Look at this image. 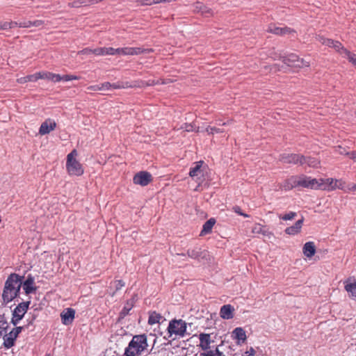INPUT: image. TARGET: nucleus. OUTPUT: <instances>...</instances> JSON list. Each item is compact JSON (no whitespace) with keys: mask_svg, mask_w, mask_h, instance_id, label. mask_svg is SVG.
I'll list each match as a JSON object with an SVG mask.
<instances>
[{"mask_svg":"<svg viewBox=\"0 0 356 356\" xmlns=\"http://www.w3.org/2000/svg\"><path fill=\"white\" fill-rule=\"evenodd\" d=\"M22 286V279L18 275L11 274L5 283L2 298L5 303H8L15 299Z\"/></svg>","mask_w":356,"mask_h":356,"instance_id":"1","label":"nucleus"},{"mask_svg":"<svg viewBox=\"0 0 356 356\" xmlns=\"http://www.w3.org/2000/svg\"><path fill=\"white\" fill-rule=\"evenodd\" d=\"M148 348L147 337L145 334L134 335L124 350V356H140Z\"/></svg>","mask_w":356,"mask_h":356,"instance_id":"2","label":"nucleus"},{"mask_svg":"<svg viewBox=\"0 0 356 356\" xmlns=\"http://www.w3.org/2000/svg\"><path fill=\"white\" fill-rule=\"evenodd\" d=\"M186 328L187 323L181 319H173L169 322L167 328V336H165L164 339L170 340V339H175L176 338H183L186 334H190L187 333Z\"/></svg>","mask_w":356,"mask_h":356,"instance_id":"3","label":"nucleus"},{"mask_svg":"<svg viewBox=\"0 0 356 356\" xmlns=\"http://www.w3.org/2000/svg\"><path fill=\"white\" fill-rule=\"evenodd\" d=\"M287 188H292L297 186L309 188L312 189H318V180L312 179L305 175L291 177L286 181Z\"/></svg>","mask_w":356,"mask_h":356,"instance_id":"4","label":"nucleus"},{"mask_svg":"<svg viewBox=\"0 0 356 356\" xmlns=\"http://www.w3.org/2000/svg\"><path fill=\"white\" fill-rule=\"evenodd\" d=\"M77 155L76 150L73 149L67 156L66 169L70 175L80 176L83 173V168L76 159Z\"/></svg>","mask_w":356,"mask_h":356,"instance_id":"5","label":"nucleus"},{"mask_svg":"<svg viewBox=\"0 0 356 356\" xmlns=\"http://www.w3.org/2000/svg\"><path fill=\"white\" fill-rule=\"evenodd\" d=\"M23 327H15L5 332L3 336V345L6 348H10L13 346L15 341L18 334L21 332Z\"/></svg>","mask_w":356,"mask_h":356,"instance_id":"6","label":"nucleus"},{"mask_svg":"<svg viewBox=\"0 0 356 356\" xmlns=\"http://www.w3.org/2000/svg\"><path fill=\"white\" fill-rule=\"evenodd\" d=\"M305 158L304 156L298 154L284 153L280 155V160L283 163L305 165Z\"/></svg>","mask_w":356,"mask_h":356,"instance_id":"7","label":"nucleus"},{"mask_svg":"<svg viewBox=\"0 0 356 356\" xmlns=\"http://www.w3.org/2000/svg\"><path fill=\"white\" fill-rule=\"evenodd\" d=\"M283 62L293 67H304L309 66V62L300 58L297 55L291 54L283 58Z\"/></svg>","mask_w":356,"mask_h":356,"instance_id":"8","label":"nucleus"},{"mask_svg":"<svg viewBox=\"0 0 356 356\" xmlns=\"http://www.w3.org/2000/svg\"><path fill=\"white\" fill-rule=\"evenodd\" d=\"M318 185L319 188L323 190L331 191L335 188H342V184L341 181L334 179L332 178L319 179Z\"/></svg>","mask_w":356,"mask_h":356,"instance_id":"9","label":"nucleus"},{"mask_svg":"<svg viewBox=\"0 0 356 356\" xmlns=\"http://www.w3.org/2000/svg\"><path fill=\"white\" fill-rule=\"evenodd\" d=\"M29 302L19 304L13 313L12 323L15 326L23 318L29 307Z\"/></svg>","mask_w":356,"mask_h":356,"instance_id":"10","label":"nucleus"},{"mask_svg":"<svg viewBox=\"0 0 356 356\" xmlns=\"http://www.w3.org/2000/svg\"><path fill=\"white\" fill-rule=\"evenodd\" d=\"M316 40L320 42L322 44L328 46L330 47H332L337 51H338L341 55L343 56L344 53L343 52V49H346L342 44L339 41H334L331 39L325 38L323 36L318 35L316 37Z\"/></svg>","mask_w":356,"mask_h":356,"instance_id":"11","label":"nucleus"},{"mask_svg":"<svg viewBox=\"0 0 356 356\" xmlns=\"http://www.w3.org/2000/svg\"><path fill=\"white\" fill-rule=\"evenodd\" d=\"M152 181V175L147 172H140L134 177V183L140 186H147Z\"/></svg>","mask_w":356,"mask_h":356,"instance_id":"12","label":"nucleus"},{"mask_svg":"<svg viewBox=\"0 0 356 356\" xmlns=\"http://www.w3.org/2000/svg\"><path fill=\"white\" fill-rule=\"evenodd\" d=\"M56 127V123L54 120L47 119L42 123L39 129V134L44 136L49 134Z\"/></svg>","mask_w":356,"mask_h":356,"instance_id":"13","label":"nucleus"},{"mask_svg":"<svg viewBox=\"0 0 356 356\" xmlns=\"http://www.w3.org/2000/svg\"><path fill=\"white\" fill-rule=\"evenodd\" d=\"M267 31L269 32V33H272L273 34H276V35H290V34H293L294 35V33L295 31L289 28H287V27H280V26H277L275 24H270L268 26V28L267 29Z\"/></svg>","mask_w":356,"mask_h":356,"instance_id":"14","label":"nucleus"},{"mask_svg":"<svg viewBox=\"0 0 356 356\" xmlns=\"http://www.w3.org/2000/svg\"><path fill=\"white\" fill-rule=\"evenodd\" d=\"M75 311L72 308H67L60 314L62 323L64 325H70L74 318Z\"/></svg>","mask_w":356,"mask_h":356,"instance_id":"15","label":"nucleus"},{"mask_svg":"<svg viewBox=\"0 0 356 356\" xmlns=\"http://www.w3.org/2000/svg\"><path fill=\"white\" fill-rule=\"evenodd\" d=\"M200 344L199 347L202 350H207L210 348L212 342L211 335L209 334L201 333L199 335Z\"/></svg>","mask_w":356,"mask_h":356,"instance_id":"16","label":"nucleus"},{"mask_svg":"<svg viewBox=\"0 0 356 356\" xmlns=\"http://www.w3.org/2000/svg\"><path fill=\"white\" fill-rule=\"evenodd\" d=\"M234 308L231 305H225L221 307L220 316L222 318L229 320L234 317Z\"/></svg>","mask_w":356,"mask_h":356,"instance_id":"17","label":"nucleus"},{"mask_svg":"<svg viewBox=\"0 0 356 356\" xmlns=\"http://www.w3.org/2000/svg\"><path fill=\"white\" fill-rule=\"evenodd\" d=\"M202 161L195 163V166L191 168L189 172V175L197 181L200 179V177L203 175L202 170Z\"/></svg>","mask_w":356,"mask_h":356,"instance_id":"18","label":"nucleus"},{"mask_svg":"<svg viewBox=\"0 0 356 356\" xmlns=\"http://www.w3.org/2000/svg\"><path fill=\"white\" fill-rule=\"evenodd\" d=\"M304 255L307 258H311L316 253V246L314 242H307L302 248Z\"/></svg>","mask_w":356,"mask_h":356,"instance_id":"19","label":"nucleus"},{"mask_svg":"<svg viewBox=\"0 0 356 356\" xmlns=\"http://www.w3.org/2000/svg\"><path fill=\"white\" fill-rule=\"evenodd\" d=\"M33 285L34 278L31 275L28 276L23 283L22 282V288L26 294H29L35 290Z\"/></svg>","mask_w":356,"mask_h":356,"instance_id":"20","label":"nucleus"},{"mask_svg":"<svg viewBox=\"0 0 356 356\" xmlns=\"http://www.w3.org/2000/svg\"><path fill=\"white\" fill-rule=\"evenodd\" d=\"M303 218L298 220L293 226L287 227L285 229V233L289 235H295L298 234L301 230Z\"/></svg>","mask_w":356,"mask_h":356,"instance_id":"21","label":"nucleus"},{"mask_svg":"<svg viewBox=\"0 0 356 356\" xmlns=\"http://www.w3.org/2000/svg\"><path fill=\"white\" fill-rule=\"evenodd\" d=\"M232 334L237 340V343L239 344L241 342H245L246 340V334L245 330L242 327H236L233 332Z\"/></svg>","mask_w":356,"mask_h":356,"instance_id":"22","label":"nucleus"},{"mask_svg":"<svg viewBox=\"0 0 356 356\" xmlns=\"http://www.w3.org/2000/svg\"><path fill=\"white\" fill-rule=\"evenodd\" d=\"M252 232L253 234H261L264 236H267L269 238L273 235L271 232L267 229H265L264 227L259 223L254 225L252 229Z\"/></svg>","mask_w":356,"mask_h":356,"instance_id":"23","label":"nucleus"},{"mask_svg":"<svg viewBox=\"0 0 356 356\" xmlns=\"http://www.w3.org/2000/svg\"><path fill=\"white\" fill-rule=\"evenodd\" d=\"M147 51V49H142L140 47H124L123 55L124 56H133L138 55L142 53Z\"/></svg>","mask_w":356,"mask_h":356,"instance_id":"24","label":"nucleus"},{"mask_svg":"<svg viewBox=\"0 0 356 356\" xmlns=\"http://www.w3.org/2000/svg\"><path fill=\"white\" fill-rule=\"evenodd\" d=\"M43 24V22L42 20H35V21H29V20H22L19 21V27L21 28H30L32 26H40Z\"/></svg>","mask_w":356,"mask_h":356,"instance_id":"25","label":"nucleus"},{"mask_svg":"<svg viewBox=\"0 0 356 356\" xmlns=\"http://www.w3.org/2000/svg\"><path fill=\"white\" fill-rule=\"evenodd\" d=\"M345 289L352 299L356 300V282L350 283L346 282Z\"/></svg>","mask_w":356,"mask_h":356,"instance_id":"26","label":"nucleus"},{"mask_svg":"<svg viewBox=\"0 0 356 356\" xmlns=\"http://www.w3.org/2000/svg\"><path fill=\"white\" fill-rule=\"evenodd\" d=\"M113 51V47H101L94 49L92 50V54L97 56H105V55H112Z\"/></svg>","mask_w":356,"mask_h":356,"instance_id":"27","label":"nucleus"},{"mask_svg":"<svg viewBox=\"0 0 356 356\" xmlns=\"http://www.w3.org/2000/svg\"><path fill=\"white\" fill-rule=\"evenodd\" d=\"M215 223H216V220L214 218H210L209 220H208L203 225V227L201 231V235H204V234L209 233L211 231Z\"/></svg>","mask_w":356,"mask_h":356,"instance_id":"28","label":"nucleus"},{"mask_svg":"<svg viewBox=\"0 0 356 356\" xmlns=\"http://www.w3.org/2000/svg\"><path fill=\"white\" fill-rule=\"evenodd\" d=\"M164 320L163 317L160 314L155 312L150 313L148 323L150 325H153L155 323H160L161 321Z\"/></svg>","mask_w":356,"mask_h":356,"instance_id":"29","label":"nucleus"},{"mask_svg":"<svg viewBox=\"0 0 356 356\" xmlns=\"http://www.w3.org/2000/svg\"><path fill=\"white\" fill-rule=\"evenodd\" d=\"M38 81L37 73L17 79L19 83H25L29 81L35 82Z\"/></svg>","mask_w":356,"mask_h":356,"instance_id":"30","label":"nucleus"},{"mask_svg":"<svg viewBox=\"0 0 356 356\" xmlns=\"http://www.w3.org/2000/svg\"><path fill=\"white\" fill-rule=\"evenodd\" d=\"M10 330L9 323L5 320L3 316H0V335H3Z\"/></svg>","mask_w":356,"mask_h":356,"instance_id":"31","label":"nucleus"},{"mask_svg":"<svg viewBox=\"0 0 356 356\" xmlns=\"http://www.w3.org/2000/svg\"><path fill=\"white\" fill-rule=\"evenodd\" d=\"M200 356H224L223 353L220 352L216 347L214 350H207L201 353Z\"/></svg>","mask_w":356,"mask_h":356,"instance_id":"32","label":"nucleus"},{"mask_svg":"<svg viewBox=\"0 0 356 356\" xmlns=\"http://www.w3.org/2000/svg\"><path fill=\"white\" fill-rule=\"evenodd\" d=\"M305 158L306 159L305 164L307 165L309 167L317 168L320 164L319 161L316 158L306 156H305Z\"/></svg>","mask_w":356,"mask_h":356,"instance_id":"33","label":"nucleus"},{"mask_svg":"<svg viewBox=\"0 0 356 356\" xmlns=\"http://www.w3.org/2000/svg\"><path fill=\"white\" fill-rule=\"evenodd\" d=\"M124 286V282L122 280H115L111 283V288H114L115 291L113 292L112 296H114L115 293L118 290L121 289Z\"/></svg>","mask_w":356,"mask_h":356,"instance_id":"34","label":"nucleus"},{"mask_svg":"<svg viewBox=\"0 0 356 356\" xmlns=\"http://www.w3.org/2000/svg\"><path fill=\"white\" fill-rule=\"evenodd\" d=\"M188 255L193 259H197L201 255L200 249L195 248L192 250H188L187 252Z\"/></svg>","mask_w":356,"mask_h":356,"instance_id":"35","label":"nucleus"},{"mask_svg":"<svg viewBox=\"0 0 356 356\" xmlns=\"http://www.w3.org/2000/svg\"><path fill=\"white\" fill-rule=\"evenodd\" d=\"M19 22H3V30H7L13 29L16 26H19Z\"/></svg>","mask_w":356,"mask_h":356,"instance_id":"36","label":"nucleus"},{"mask_svg":"<svg viewBox=\"0 0 356 356\" xmlns=\"http://www.w3.org/2000/svg\"><path fill=\"white\" fill-rule=\"evenodd\" d=\"M38 79H47L51 81V72H37Z\"/></svg>","mask_w":356,"mask_h":356,"instance_id":"37","label":"nucleus"},{"mask_svg":"<svg viewBox=\"0 0 356 356\" xmlns=\"http://www.w3.org/2000/svg\"><path fill=\"white\" fill-rule=\"evenodd\" d=\"M296 213L293 211H290L288 213H286L283 216H280V218L284 220H293L296 216Z\"/></svg>","mask_w":356,"mask_h":356,"instance_id":"38","label":"nucleus"},{"mask_svg":"<svg viewBox=\"0 0 356 356\" xmlns=\"http://www.w3.org/2000/svg\"><path fill=\"white\" fill-rule=\"evenodd\" d=\"M133 307L132 302H127L121 312L122 316H126Z\"/></svg>","mask_w":356,"mask_h":356,"instance_id":"39","label":"nucleus"},{"mask_svg":"<svg viewBox=\"0 0 356 356\" xmlns=\"http://www.w3.org/2000/svg\"><path fill=\"white\" fill-rule=\"evenodd\" d=\"M196 8L198 9V10L201 12L202 14H207L211 13L210 9H209L208 8L205 7L202 4H198L196 6Z\"/></svg>","mask_w":356,"mask_h":356,"instance_id":"40","label":"nucleus"},{"mask_svg":"<svg viewBox=\"0 0 356 356\" xmlns=\"http://www.w3.org/2000/svg\"><path fill=\"white\" fill-rule=\"evenodd\" d=\"M51 81L55 83L63 81V76L51 73Z\"/></svg>","mask_w":356,"mask_h":356,"instance_id":"41","label":"nucleus"},{"mask_svg":"<svg viewBox=\"0 0 356 356\" xmlns=\"http://www.w3.org/2000/svg\"><path fill=\"white\" fill-rule=\"evenodd\" d=\"M206 130L209 134H211L222 132V131L220 129L216 128L215 127H208Z\"/></svg>","mask_w":356,"mask_h":356,"instance_id":"42","label":"nucleus"},{"mask_svg":"<svg viewBox=\"0 0 356 356\" xmlns=\"http://www.w3.org/2000/svg\"><path fill=\"white\" fill-rule=\"evenodd\" d=\"M138 3L140 6H152L156 4L154 0H139Z\"/></svg>","mask_w":356,"mask_h":356,"instance_id":"43","label":"nucleus"},{"mask_svg":"<svg viewBox=\"0 0 356 356\" xmlns=\"http://www.w3.org/2000/svg\"><path fill=\"white\" fill-rule=\"evenodd\" d=\"M99 86L101 91L109 90L111 89V83H110L109 82L103 83Z\"/></svg>","mask_w":356,"mask_h":356,"instance_id":"44","label":"nucleus"},{"mask_svg":"<svg viewBox=\"0 0 356 356\" xmlns=\"http://www.w3.org/2000/svg\"><path fill=\"white\" fill-rule=\"evenodd\" d=\"M79 79H80V77L77 76L70 75V74L63 75V81H72V80H79Z\"/></svg>","mask_w":356,"mask_h":356,"instance_id":"45","label":"nucleus"},{"mask_svg":"<svg viewBox=\"0 0 356 356\" xmlns=\"http://www.w3.org/2000/svg\"><path fill=\"white\" fill-rule=\"evenodd\" d=\"M128 86H128L127 83H126L125 85L117 83L111 84V89H118V88H126Z\"/></svg>","mask_w":356,"mask_h":356,"instance_id":"46","label":"nucleus"},{"mask_svg":"<svg viewBox=\"0 0 356 356\" xmlns=\"http://www.w3.org/2000/svg\"><path fill=\"white\" fill-rule=\"evenodd\" d=\"M124 51V48H118V49L113 48V51L112 53V55H115V54L123 55Z\"/></svg>","mask_w":356,"mask_h":356,"instance_id":"47","label":"nucleus"},{"mask_svg":"<svg viewBox=\"0 0 356 356\" xmlns=\"http://www.w3.org/2000/svg\"><path fill=\"white\" fill-rule=\"evenodd\" d=\"M255 354V350L253 348H250L248 350L245 351L244 353V356H254Z\"/></svg>","mask_w":356,"mask_h":356,"instance_id":"48","label":"nucleus"},{"mask_svg":"<svg viewBox=\"0 0 356 356\" xmlns=\"http://www.w3.org/2000/svg\"><path fill=\"white\" fill-rule=\"evenodd\" d=\"M87 89L90 91H99V90H100V86L99 85L90 86L88 87Z\"/></svg>","mask_w":356,"mask_h":356,"instance_id":"49","label":"nucleus"},{"mask_svg":"<svg viewBox=\"0 0 356 356\" xmlns=\"http://www.w3.org/2000/svg\"><path fill=\"white\" fill-rule=\"evenodd\" d=\"M232 209L235 213H238V215H241V213H242L241 208L238 206L234 207Z\"/></svg>","mask_w":356,"mask_h":356,"instance_id":"50","label":"nucleus"},{"mask_svg":"<svg viewBox=\"0 0 356 356\" xmlns=\"http://www.w3.org/2000/svg\"><path fill=\"white\" fill-rule=\"evenodd\" d=\"M92 50L93 49L86 48V49H84L83 50H82L81 52L83 54H88L92 53Z\"/></svg>","mask_w":356,"mask_h":356,"instance_id":"51","label":"nucleus"},{"mask_svg":"<svg viewBox=\"0 0 356 356\" xmlns=\"http://www.w3.org/2000/svg\"><path fill=\"white\" fill-rule=\"evenodd\" d=\"M350 159H352L355 162H356V152H353L351 153H348Z\"/></svg>","mask_w":356,"mask_h":356,"instance_id":"52","label":"nucleus"},{"mask_svg":"<svg viewBox=\"0 0 356 356\" xmlns=\"http://www.w3.org/2000/svg\"><path fill=\"white\" fill-rule=\"evenodd\" d=\"M337 152H338L339 154H342L345 153V149H343L341 147L338 146L336 149Z\"/></svg>","mask_w":356,"mask_h":356,"instance_id":"53","label":"nucleus"},{"mask_svg":"<svg viewBox=\"0 0 356 356\" xmlns=\"http://www.w3.org/2000/svg\"><path fill=\"white\" fill-rule=\"evenodd\" d=\"M216 124L218 125H223V126H225V125H227V124H231V121H227V122H222V123H221L220 121H219V122H217Z\"/></svg>","mask_w":356,"mask_h":356,"instance_id":"54","label":"nucleus"},{"mask_svg":"<svg viewBox=\"0 0 356 356\" xmlns=\"http://www.w3.org/2000/svg\"><path fill=\"white\" fill-rule=\"evenodd\" d=\"M156 4L161 3H166L165 0H154Z\"/></svg>","mask_w":356,"mask_h":356,"instance_id":"55","label":"nucleus"},{"mask_svg":"<svg viewBox=\"0 0 356 356\" xmlns=\"http://www.w3.org/2000/svg\"><path fill=\"white\" fill-rule=\"evenodd\" d=\"M349 190L350 191H356V184H353L350 188Z\"/></svg>","mask_w":356,"mask_h":356,"instance_id":"56","label":"nucleus"},{"mask_svg":"<svg viewBox=\"0 0 356 356\" xmlns=\"http://www.w3.org/2000/svg\"><path fill=\"white\" fill-rule=\"evenodd\" d=\"M189 127H188H188H186V131H192V127H192L191 125H189Z\"/></svg>","mask_w":356,"mask_h":356,"instance_id":"57","label":"nucleus"},{"mask_svg":"<svg viewBox=\"0 0 356 356\" xmlns=\"http://www.w3.org/2000/svg\"><path fill=\"white\" fill-rule=\"evenodd\" d=\"M240 216H244V217H248L249 216L248 214H246V213H245L243 212H242Z\"/></svg>","mask_w":356,"mask_h":356,"instance_id":"58","label":"nucleus"},{"mask_svg":"<svg viewBox=\"0 0 356 356\" xmlns=\"http://www.w3.org/2000/svg\"><path fill=\"white\" fill-rule=\"evenodd\" d=\"M0 30H3V22H0Z\"/></svg>","mask_w":356,"mask_h":356,"instance_id":"59","label":"nucleus"}]
</instances>
